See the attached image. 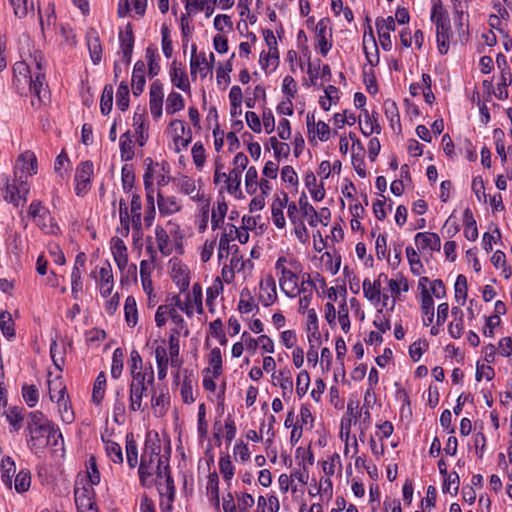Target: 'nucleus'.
Instances as JSON below:
<instances>
[{
  "label": "nucleus",
  "instance_id": "obj_48",
  "mask_svg": "<svg viewBox=\"0 0 512 512\" xmlns=\"http://www.w3.org/2000/svg\"><path fill=\"white\" fill-rule=\"evenodd\" d=\"M179 339L175 335H170L169 337V354L170 364L172 367L179 368L181 366V360L179 359Z\"/></svg>",
  "mask_w": 512,
  "mask_h": 512
},
{
  "label": "nucleus",
  "instance_id": "obj_53",
  "mask_svg": "<svg viewBox=\"0 0 512 512\" xmlns=\"http://www.w3.org/2000/svg\"><path fill=\"white\" fill-rule=\"evenodd\" d=\"M124 310L127 324L132 327L135 326L137 323V307L133 297H127Z\"/></svg>",
  "mask_w": 512,
  "mask_h": 512
},
{
  "label": "nucleus",
  "instance_id": "obj_28",
  "mask_svg": "<svg viewBox=\"0 0 512 512\" xmlns=\"http://www.w3.org/2000/svg\"><path fill=\"white\" fill-rule=\"evenodd\" d=\"M171 82L183 91L190 88L188 77L184 70L178 68L175 64L170 69Z\"/></svg>",
  "mask_w": 512,
  "mask_h": 512
},
{
  "label": "nucleus",
  "instance_id": "obj_45",
  "mask_svg": "<svg viewBox=\"0 0 512 512\" xmlns=\"http://www.w3.org/2000/svg\"><path fill=\"white\" fill-rule=\"evenodd\" d=\"M116 105L121 111H125L129 107V87L124 81H122L118 87Z\"/></svg>",
  "mask_w": 512,
  "mask_h": 512
},
{
  "label": "nucleus",
  "instance_id": "obj_18",
  "mask_svg": "<svg viewBox=\"0 0 512 512\" xmlns=\"http://www.w3.org/2000/svg\"><path fill=\"white\" fill-rule=\"evenodd\" d=\"M196 46H192V55H191V75H195L199 70L201 72V76L206 77L208 72H212V67L210 66L205 55L202 54L200 56H196Z\"/></svg>",
  "mask_w": 512,
  "mask_h": 512
},
{
  "label": "nucleus",
  "instance_id": "obj_24",
  "mask_svg": "<svg viewBox=\"0 0 512 512\" xmlns=\"http://www.w3.org/2000/svg\"><path fill=\"white\" fill-rule=\"evenodd\" d=\"M45 76L43 72H34L33 76H30V90L34 92V94L38 98L39 104L43 102V96H46V88L44 87Z\"/></svg>",
  "mask_w": 512,
  "mask_h": 512
},
{
  "label": "nucleus",
  "instance_id": "obj_50",
  "mask_svg": "<svg viewBox=\"0 0 512 512\" xmlns=\"http://www.w3.org/2000/svg\"><path fill=\"white\" fill-rule=\"evenodd\" d=\"M467 279L464 275H458L455 282V299L456 301L464 305L467 298Z\"/></svg>",
  "mask_w": 512,
  "mask_h": 512
},
{
  "label": "nucleus",
  "instance_id": "obj_20",
  "mask_svg": "<svg viewBox=\"0 0 512 512\" xmlns=\"http://www.w3.org/2000/svg\"><path fill=\"white\" fill-rule=\"evenodd\" d=\"M1 480L8 487H12L13 477L16 473L15 462L10 456H5L1 460Z\"/></svg>",
  "mask_w": 512,
  "mask_h": 512
},
{
  "label": "nucleus",
  "instance_id": "obj_55",
  "mask_svg": "<svg viewBox=\"0 0 512 512\" xmlns=\"http://www.w3.org/2000/svg\"><path fill=\"white\" fill-rule=\"evenodd\" d=\"M22 396L29 407H35L37 405L39 392L35 385H23Z\"/></svg>",
  "mask_w": 512,
  "mask_h": 512
},
{
  "label": "nucleus",
  "instance_id": "obj_29",
  "mask_svg": "<svg viewBox=\"0 0 512 512\" xmlns=\"http://www.w3.org/2000/svg\"><path fill=\"white\" fill-rule=\"evenodd\" d=\"M452 314L454 316L459 315L458 318H455L448 326V332L452 338L459 339L463 334V312L458 307L452 308Z\"/></svg>",
  "mask_w": 512,
  "mask_h": 512
},
{
  "label": "nucleus",
  "instance_id": "obj_52",
  "mask_svg": "<svg viewBox=\"0 0 512 512\" xmlns=\"http://www.w3.org/2000/svg\"><path fill=\"white\" fill-rule=\"evenodd\" d=\"M31 484V475L28 470H21L15 476L14 485L18 493L26 492Z\"/></svg>",
  "mask_w": 512,
  "mask_h": 512
},
{
  "label": "nucleus",
  "instance_id": "obj_38",
  "mask_svg": "<svg viewBox=\"0 0 512 512\" xmlns=\"http://www.w3.org/2000/svg\"><path fill=\"white\" fill-rule=\"evenodd\" d=\"M0 329L2 334L8 339L15 336L14 321L12 315L8 311L0 312Z\"/></svg>",
  "mask_w": 512,
  "mask_h": 512
},
{
  "label": "nucleus",
  "instance_id": "obj_62",
  "mask_svg": "<svg viewBox=\"0 0 512 512\" xmlns=\"http://www.w3.org/2000/svg\"><path fill=\"white\" fill-rule=\"evenodd\" d=\"M219 470L226 481H230L234 476V466L231 462L230 456H222L219 460Z\"/></svg>",
  "mask_w": 512,
  "mask_h": 512
},
{
  "label": "nucleus",
  "instance_id": "obj_11",
  "mask_svg": "<svg viewBox=\"0 0 512 512\" xmlns=\"http://www.w3.org/2000/svg\"><path fill=\"white\" fill-rule=\"evenodd\" d=\"M415 244L418 250L439 251L441 240L438 234L432 232H419L415 235Z\"/></svg>",
  "mask_w": 512,
  "mask_h": 512
},
{
  "label": "nucleus",
  "instance_id": "obj_40",
  "mask_svg": "<svg viewBox=\"0 0 512 512\" xmlns=\"http://www.w3.org/2000/svg\"><path fill=\"white\" fill-rule=\"evenodd\" d=\"M464 218H465L464 236L469 241H475L478 237V229H477L476 221L474 220L473 215L469 209L465 210Z\"/></svg>",
  "mask_w": 512,
  "mask_h": 512
},
{
  "label": "nucleus",
  "instance_id": "obj_33",
  "mask_svg": "<svg viewBox=\"0 0 512 512\" xmlns=\"http://www.w3.org/2000/svg\"><path fill=\"white\" fill-rule=\"evenodd\" d=\"M180 394L183 402L190 404L195 401L193 397V379L192 372H188V370L184 371V379L181 386Z\"/></svg>",
  "mask_w": 512,
  "mask_h": 512
},
{
  "label": "nucleus",
  "instance_id": "obj_22",
  "mask_svg": "<svg viewBox=\"0 0 512 512\" xmlns=\"http://www.w3.org/2000/svg\"><path fill=\"white\" fill-rule=\"evenodd\" d=\"M151 405L155 409V412H159L160 415L164 414L170 405V396L168 389H161L159 394L153 392L151 396Z\"/></svg>",
  "mask_w": 512,
  "mask_h": 512
},
{
  "label": "nucleus",
  "instance_id": "obj_42",
  "mask_svg": "<svg viewBox=\"0 0 512 512\" xmlns=\"http://www.w3.org/2000/svg\"><path fill=\"white\" fill-rule=\"evenodd\" d=\"M184 108V98L178 92H171L166 101L167 114H174Z\"/></svg>",
  "mask_w": 512,
  "mask_h": 512
},
{
  "label": "nucleus",
  "instance_id": "obj_43",
  "mask_svg": "<svg viewBox=\"0 0 512 512\" xmlns=\"http://www.w3.org/2000/svg\"><path fill=\"white\" fill-rule=\"evenodd\" d=\"M430 18L432 23H434L435 25L450 21L448 13L444 9L441 0L433 1Z\"/></svg>",
  "mask_w": 512,
  "mask_h": 512
},
{
  "label": "nucleus",
  "instance_id": "obj_58",
  "mask_svg": "<svg viewBox=\"0 0 512 512\" xmlns=\"http://www.w3.org/2000/svg\"><path fill=\"white\" fill-rule=\"evenodd\" d=\"M88 49L90 53V57L94 64H99L102 58V47L100 43V39L98 37H93L88 39Z\"/></svg>",
  "mask_w": 512,
  "mask_h": 512
},
{
  "label": "nucleus",
  "instance_id": "obj_46",
  "mask_svg": "<svg viewBox=\"0 0 512 512\" xmlns=\"http://www.w3.org/2000/svg\"><path fill=\"white\" fill-rule=\"evenodd\" d=\"M123 360L124 352L121 348H117L113 352L112 365H111V376L118 379L123 371Z\"/></svg>",
  "mask_w": 512,
  "mask_h": 512
},
{
  "label": "nucleus",
  "instance_id": "obj_41",
  "mask_svg": "<svg viewBox=\"0 0 512 512\" xmlns=\"http://www.w3.org/2000/svg\"><path fill=\"white\" fill-rule=\"evenodd\" d=\"M106 388V376L104 372H100L94 382L92 400L96 404H100L104 398Z\"/></svg>",
  "mask_w": 512,
  "mask_h": 512
},
{
  "label": "nucleus",
  "instance_id": "obj_64",
  "mask_svg": "<svg viewBox=\"0 0 512 512\" xmlns=\"http://www.w3.org/2000/svg\"><path fill=\"white\" fill-rule=\"evenodd\" d=\"M106 452L107 455L114 463H122L123 462V454L121 446L113 441H108L106 443Z\"/></svg>",
  "mask_w": 512,
  "mask_h": 512
},
{
  "label": "nucleus",
  "instance_id": "obj_60",
  "mask_svg": "<svg viewBox=\"0 0 512 512\" xmlns=\"http://www.w3.org/2000/svg\"><path fill=\"white\" fill-rule=\"evenodd\" d=\"M9 2L13 6L14 14L19 18L27 16L28 12L33 11L34 8L32 2L28 4V0H9Z\"/></svg>",
  "mask_w": 512,
  "mask_h": 512
},
{
  "label": "nucleus",
  "instance_id": "obj_2",
  "mask_svg": "<svg viewBox=\"0 0 512 512\" xmlns=\"http://www.w3.org/2000/svg\"><path fill=\"white\" fill-rule=\"evenodd\" d=\"M154 383V371L149 364V371L142 375H133L129 385V408L131 411H144L143 398L148 395V388Z\"/></svg>",
  "mask_w": 512,
  "mask_h": 512
},
{
  "label": "nucleus",
  "instance_id": "obj_16",
  "mask_svg": "<svg viewBox=\"0 0 512 512\" xmlns=\"http://www.w3.org/2000/svg\"><path fill=\"white\" fill-rule=\"evenodd\" d=\"M171 277L181 291H185L189 287V271L187 267L180 262H174L172 264Z\"/></svg>",
  "mask_w": 512,
  "mask_h": 512
},
{
  "label": "nucleus",
  "instance_id": "obj_6",
  "mask_svg": "<svg viewBox=\"0 0 512 512\" xmlns=\"http://www.w3.org/2000/svg\"><path fill=\"white\" fill-rule=\"evenodd\" d=\"M93 174V164L90 161H84L79 164L75 173V190L78 196H83L90 189V180Z\"/></svg>",
  "mask_w": 512,
  "mask_h": 512
},
{
  "label": "nucleus",
  "instance_id": "obj_7",
  "mask_svg": "<svg viewBox=\"0 0 512 512\" xmlns=\"http://www.w3.org/2000/svg\"><path fill=\"white\" fill-rule=\"evenodd\" d=\"M28 192L29 187L24 181L9 183L7 180L3 190V197L5 201L12 203L14 206H18L21 199H23V201L27 200L26 196Z\"/></svg>",
  "mask_w": 512,
  "mask_h": 512
},
{
  "label": "nucleus",
  "instance_id": "obj_14",
  "mask_svg": "<svg viewBox=\"0 0 512 512\" xmlns=\"http://www.w3.org/2000/svg\"><path fill=\"white\" fill-rule=\"evenodd\" d=\"M281 197H276L272 203V220L275 226L279 229L285 227V217L283 213V209L286 207L288 203V195L283 192Z\"/></svg>",
  "mask_w": 512,
  "mask_h": 512
},
{
  "label": "nucleus",
  "instance_id": "obj_17",
  "mask_svg": "<svg viewBox=\"0 0 512 512\" xmlns=\"http://www.w3.org/2000/svg\"><path fill=\"white\" fill-rule=\"evenodd\" d=\"M114 260L120 270L125 269L128 264L127 247L120 238H114L111 247Z\"/></svg>",
  "mask_w": 512,
  "mask_h": 512
},
{
  "label": "nucleus",
  "instance_id": "obj_21",
  "mask_svg": "<svg viewBox=\"0 0 512 512\" xmlns=\"http://www.w3.org/2000/svg\"><path fill=\"white\" fill-rule=\"evenodd\" d=\"M299 209L302 215L308 219V223L311 227H316L318 225V212L308 202L305 193H302L299 198Z\"/></svg>",
  "mask_w": 512,
  "mask_h": 512
},
{
  "label": "nucleus",
  "instance_id": "obj_39",
  "mask_svg": "<svg viewBox=\"0 0 512 512\" xmlns=\"http://www.w3.org/2000/svg\"><path fill=\"white\" fill-rule=\"evenodd\" d=\"M169 128L172 134V138L176 150L179 151V140H182V136L186 134V129L188 130L187 124L183 120L175 119L170 122Z\"/></svg>",
  "mask_w": 512,
  "mask_h": 512
},
{
  "label": "nucleus",
  "instance_id": "obj_12",
  "mask_svg": "<svg viewBox=\"0 0 512 512\" xmlns=\"http://www.w3.org/2000/svg\"><path fill=\"white\" fill-rule=\"evenodd\" d=\"M157 205L162 216H169L179 212L182 208L180 201L175 196H164L157 194Z\"/></svg>",
  "mask_w": 512,
  "mask_h": 512
},
{
  "label": "nucleus",
  "instance_id": "obj_8",
  "mask_svg": "<svg viewBox=\"0 0 512 512\" xmlns=\"http://www.w3.org/2000/svg\"><path fill=\"white\" fill-rule=\"evenodd\" d=\"M163 98V85L159 80H155L150 86L149 99V107L154 119H159L162 116Z\"/></svg>",
  "mask_w": 512,
  "mask_h": 512
},
{
  "label": "nucleus",
  "instance_id": "obj_34",
  "mask_svg": "<svg viewBox=\"0 0 512 512\" xmlns=\"http://www.w3.org/2000/svg\"><path fill=\"white\" fill-rule=\"evenodd\" d=\"M120 153L123 161H129L134 157L133 141L129 131L120 136Z\"/></svg>",
  "mask_w": 512,
  "mask_h": 512
},
{
  "label": "nucleus",
  "instance_id": "obj_63",
  "mask_svg": "<svg viewBox=\"0 0 512 512\" xmlns=\"http://www.w3.org/2000/svg\"><path fill=\"white\" fill-rule=\"evenodd\" d=\"M256 305L254 304L253 298L250 295L249 291L243 290L240 295V300L238 303V310L241 313H249L251 312Z\"/></svg>",
  "mask_w": 512,
  "mask_h": 512
},
{
  "label": "nucleus",
  "instance_id": "obj_56",
  "mask_svg": "<svg viewBox=\"0 0 512 512\" xmlns=\"http://www.w3.org/2000/svg\"><path fill=\"white\" fill-rule=\"evenodd\" d=\"M459 489V476L456 472L447 474L444 478L442 490L444 493L456 495Z\"/></svg>",
  "mask_w": 512,
  "mask_h": 512
},
{
  "label": "nucleus",
  "instance_id": "obj_59",
  "mask_svg": "<svg viewBox=\"0 0 512 512\" xmlns=\"http://www.w3.org/2000/svg\"><path fill=\"white\" fill-rule=\"evenodd\" d=\"M406 256L408 259V262L410 264L411 272L414 275H419L421 272V269L423 268V265L418 257L417 252L415 249L411 246H408L406 248Z\"/></svg>",
  "mask_w": 512,
  "mask_h": 512
},
{
  "label": "nucleus",
  "instance_id": "obj_3",
  "mask_svg": "<svg viewBox=\"0 0 512 512\" xmlns=\"http://www.w3.org/2000/svg\"><path fill=\"white\" fill-rule=\"evenodd\" d=\"M28 214L44 233L56 234L59 231V227L51 217L49 209L46 208L41 201H32L29 206Z\"/></svg>",
  "mask_w": 512,
  "mask_h": 512
},
{
  "label": "nucleus",
  "instance_id": "obj_1",
  "mask_svg": "<svg viewBox=\"0 0 512 512\" xmlns=\"http://www.w3.org/2000/svg\"><path fill=\"white\" fill-rule=\"evenodd\" d=\"M27 431L29 439L27 444L35 453L44 449L56 435L62 437L58 429H55L51 422L41 411H32L27 415Z\"/></svg>",
  "mask_w": 512,
  "mask_h": 512
},
{
  "label": "nucleus",
  "instance_id": "obj_32",
  "mask_svg": "<svg viewBox=\"0 0 512 512\" xmlns=\"http://www.w3.org/2000/svg\"><path fill=\"white\" fill-rule=\"evenodd\" d=\"M384 110L392 129L395 130V125H397L399 130H401L399 110L395 101L387 99L384 102Z\"/></svg>",
  "mask_w": 512,
  "mask_h": 512
},
{
  "label": "nucleus",
  "instance_id": "obj_23",
  "mask_svg": "<svg viewBox=\"0 0 512 512\" xmlns=\"http://www.w3.org/2000/svg\"><path fill=\"white\" fill-rule=\"evenodd\" d=\"M421 296V310L427 316V320H424V325L428 326L434 319V301L427 288L421 291Z\"/></svg>",
  "mask_w": 512,
  "mask_h": 512
},
{
  "label": "nucleus",
  "instance_id": "obj_10",
  "mask_svg": "<svg viewBox=\"0 0 512 512\" xmlns=\"http://www.w3.org/2000/svg\"><path fill=\"white\" fill-rule=\"evenodd\" d=\"M164 474V480L157 482V487L160 495L167 496L168 504H167V510H171L172 508V502L175 498V486L174 481L170 473V467L168 464L164 466L163 469Z\"/></svg>",
  "mask_w": 512,
  "mask_h": 512
},
{
  "label": "nucleus",
  "instance_id": "obj_44",
  "mask_svg": "<svg viewBox=\"0 0 512 512\" xmlns=\"http://www.w3.org/2000/svg\"><path fill=\"white\" fill-rule=\"evenodd\" d=\"M242 172L232 169L226 178V189L230 194L236 195L240 190Z\"/></svg>",
  "mask_w": 512,
  "mask_h": 512
},
{
  "label": "nucleus",
  "instance_id": "obj_19",
  "mask_svg": "<svg viewBox=\"0 0 512 512\" xmlns=\"http://www.w3.org/2000/svg\"><path fill=\"white\" fill-rule=\"evenodd\" d=\"M450 29V21L436 24L437 45L441 54H446L448 52Z\"/></svg>",
  "mask_w": 512,
  "mask_h": 512
},
{
  "label": "nucleus",
  "instance_id": "obj_13",
  "mask_svg": "<svg viewBox=\"0 0 512 512\" xmlns=\"http://www.w3.org/2000/svg\"><path fill=\"white\" fill-rule=\"evenodd\" d=\"M119 39L121 43L124 65L127 68L131 62L134 47V36L132 28L129 25L124 32H120Z\"/></svg>",
  "mask_w": 512,
  "mask_h": 512
},
{
  "label": "nucleus",
  "instance_id": "obj_49",
  "mask_svg": "<svg viewBox=\"0 0 512 512\" xmlns=\"http://www.w3.org/2000/svg\"><path fill=\"white\" fill-rule=\"evenodd\" d=\"M209 364L212 367V373L214 378H218L222 373V355L221 350L215 347L209 354Z\"/></svg>",
  "mask_w": 512,
  "mask_h": 512
},
{
  "label": "nucleus",
  "instance_id": "obj_37",
  "mask_svg": "<svg viewBox=\"0 0 512 512\" xmlns=\"http://www.w3.org/2000/svg\"><path fill=\"white\" fill-rule=\"evenodd\" d=\"M381 284L379 280L371 282L369 279L363 281V293L364 296L370 301H379Z\"/></svg>",
  "mask_w": 512,
  "mask_h": 512
},
{
  "label": "nucleus",
  "instance_id": "obj_25",
  "mask_svg": "<svg viewBox=\"0 0 512 512\" xmlns=\"http://www.w3.org/2000/svg\"><path fill=\"white\" fill-rule=\"evenodd\" d=\"M155 238L159 251L165 256L170 255L172 253V247L169 243V235L160 225H157L155 228Z\"/></svg>",
  "mask_w": 512,
  "mask_h": 512
},
{
  "label": "nucleus",
  "instance_id": "obj_15",
  "mask_svg": "<svg viewBox=\"0 0 512 512\" xmlns=\"http://www.w3.org/2000/svg\"><path fill=\"white\" fill-rule=\"evenodd\" d=\"M260 299L264 306H269L276 301V284L272 276H268L260 283Z\"/></svg>",
  "mask_w": 512,
  "mask_h": 512
},
{
  "label": "nucleus",
  "instance_id": "obj_26",
  "mask_svg": "<svg viewBox=\"0 0 512 512\" xmlns=\"http://www.w3.org/2000/svg\"><path fill=\"white\" fill-rule=\"evenodd\" d=\"M130 3L133 4L135 12L138 15H143L145 13V8L147 5V0H120L118 14L120 17H125L130 9Z\"/></svg>",
  "mask_w": 512,
  "mask_h": 512
},
{
  "label": "nucleus",
  "instance_id": "obj_27",
  "mask_svg": "<svg viewBox=\"0 0 512 512\" xmlns=\"http://www.w3.org/2000/svg\"><path fill=\"white\" fill-rule=\"evenodd\" d=\"M327 26L323 20H320L316 25V37L321 54L325 56L331 49V43L327 40Z\"/></svg>",
  "mask_w": 512,
  "mask_h": 512
},
{
  "label": "nucleus",
  "instance_id": "obj_54",
  "mask_svg": "<svg viewBox=\"0 0 512 512\" xmlns=\"http://www.w3.org/2000/svg\"><path fill=\"white\" fill-rule=\"evenodd\" d=\"M113 103V86L106 85L103 89L101 101H100V109L102 114L107 115L110 113L112 109Z\"/></svg>",
  "mask_w": 512,
  "mask_h": 512
},
{
  "label": "nucleus",
  "instance_id": "obj_57",
  "mask_svg": "<svg viewBox=\"0 0 512 512\" xmlns=\"http://www.w3.org/2000/svg\"><path fill=\"white\" fill-rule=\"evenodd\" d=\"M279 52L277 48L273 50L269 49L268 53L262 52L260 55V65L263 69H267L269 66L276 67L278 65Z\"/></svg>",
  "mask_w": 512,
  "mask_h": 512
},
{
  "label": "nucleus",
  "instance_id": "obj_51",
  "mask_svg": "<svg viewBox=\"0 0 512 512\" xmlns=\"http://www.w3.org/2000/svg\"><path fill=\"white\" fill-rule=\"evenodd\" d=\"M511 84V74L502 70L500 82L497 85V89L494 92L495 96L499 100H505L508 98L507 86Z\"/></svg>",
  "mask_w": 512,
  "mask_h": 512
},
{
  "label": "nucleus",
  "instance_id": "obj_4",
  "mask_svg": "<svg viewBox=\"0 0 512 512\" xmlns=\"http://www.w3.org/2000/svg\"><path fill=\"white\" fill-rule=\"evenodd\" d=\"M289 265L291 269L282 270L279 285L286 296L294 298L300 294L297 276V272L300 271V264L292 259L289 261Z\"/></svg>",
  "mask_w": 512,
  "mask_h": 512
},
{
  "label": "nucleus",
  "instance_id": "obj_30",
  "mask_svg": "<svg viewBox=\"0 0 512 512\" xmlns=\"http://www.w3.org/2000/svg\"><path fill=\"white\" fill-rule=\"evenodd\" d=\"M155 359L158 368V378L163 380L167 375V366L169 362L165 347L158 345L155 348Z\"/></svg>",
  "mask_w": 512,
  "mask_h": 512
},
{
  "label": "nucleus",
  "instance_id": "obj_61",
  "mask_svg": "<svg viewBox=\"0 0 512 512\" xmlns=\"http://www.w3.org/2000/svg\"><path fill=\"white\" fill-rule=\"evenodd\" d=\"M258 172L254 166L248 168L245 175L246 190L249 194L256 192L258 187Z\"/></svg>",
  "mask_w": 512,
  "mask_h": 512
},
{
  "label": "nucleus",
  "instance_id": "obj_31",
  "mask_svg": "<svg viewBox=\"0 0 512 512\" xmlns=\"http://www.w3.org/2000/svg\"><path fill=\"white\" fill-rule=\"evenodd\" d=\"M128 364L131 377L138 374L142 375L149 371V367H144L142 357L136 350L131 351Z\"/></svg>",
  "mask_w": 512,
  "mask_h": 512
},
{
  "label": "nucleus",
  "instance_id": "obj_35",
  "mask_svg": "<svg viewBox=\"0 0 512 512\" xmlns=\"http://www.w3.org/2000/svg\"><path fill=\"white\" fill-rule=\"evenodd\" d=\"M18 162L22 163V170L28 175H33L36 173L37 159L32 151H25L22 153L18 158Z\"/></svg>",
  "mask_w": 512,
  "mask_h": 512
},
{
  "label": "nucleus",
  "instance_id": "obj_47",
  "mask_svg": "<svg viewBox=\"0 0 512 512\" xmlns=\"http://www.w3.org/2000/svg\"><path fill=\"white\" fill-rule=\"evenodd\" d=\"M228 207L227 204L222 201L217 203V208H213L211 215V226L212 230H216L220 227V224L223 223L225 215L227 213Z\"/></svg>",
  "mask_w": 512,
  "mask_h": 512
},
{
  "label": "nucleus",
  "instance_id": "obj_36",
  "mask_svg": "<svg viewBox=\"0 0 512 512\" xmlns=\"http://www.w3.org/2000/svg\"><path fill=\"white\" fill-rule=\"evenodd\" d=\"M126 458L130 468H135L138 464V450L137 444L134 440L133 434L126 436Z\"/></svg>",
  "mask_w": 512,
  "mask_h": 512
},
{
  "label": "nucleus",
  "instance_id": "obj_9",
  "mask_svg": "<svg viewBox=\"0 0 512 512\" xmlns=\"http://www.w3.org/2000/svg\"><path fill=\"white\" fill-rule=\"evenodd\" d=\"M99 285L100 293L103 297L110 296L113 290V274L112 267L109 262H105V264L100 268L99 275L91 273Z\"/></svg>",
  "mask_w": 512,
  "mask_h": 512
},
{
  "label": "nucleus",
  "instance_id": "obj_5",
  "mask_svg": "<svg viewBox=\"0 0 512 512\" xmlns=\"http://www.w3.org/2000/svg\"><path fill=\"white\" fill-rule=\"evenodd\" d=\"M160 451H161V445H160V441L158 439H156V440L147 439L146 440L144 452L141 456V461H140V465H139V477H140V481L142 483L145 482L147 477L151 476V470L148 467L147 458L148 457L156 458L158 460V458H161Z\"/></svg>",
  "mask_w": 512,
  "mask_h": 512
}]
</instances>
